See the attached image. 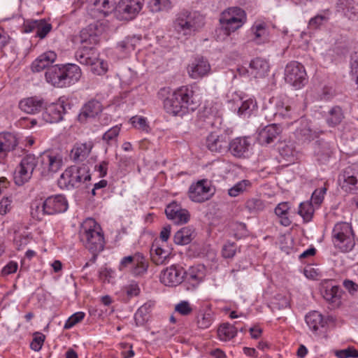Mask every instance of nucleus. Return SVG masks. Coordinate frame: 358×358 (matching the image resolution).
<instances>
[{"instance_id":"obj_28","label":"nucleus","mask_w":358,"mask_h":358,"mask_svg":"<svg viewBox=\"0 0 358 358\" xmlns=\"http://www.w3.org/2000/svg\"><path fill=\"white\" fill-rule=\"evenodd\" d=\"M248 71L256 78H264L269 71L268 62L261 57H256L250 62Z\"/></svg>"},{"instance_id":"obj_6","label":"nucleus","mask_w":358,"mask_h":358,"mask_svg":"<svg viewBox=\"0 0 358 358\" xmlns=\"http://www.w3.org/2000/svg\"><path fill=\"white\" fill-rule=\"evenodd\" d=\"M246 21V13L239 7L227 8L221 13L220 18L222 28L227 36L241 28Z\"/></svg>"},{"instance_id":"obj_40","label":"nucleus","mask_w":358,"mask_h":358,"mask_svg":"<svg viewBox=\"0 0 358 358\" xmlns=\"http://www.w3.org/2000/svg\"><path fill=\"white\" fill-rule=\"evenodd\" d=\"M280 154L285 161L293 163L296 159L297 152L293 143L285 144L280 149Z\"/></svg>"},{"instance_id":"obj_7","label":"nucleus","mask_w":358,"mask_h":358,"mask_svg":"<svg viewBox=\"0 0 358 358\" xmlns=\"http://www.w3.org/2000/svg\"><path fill=\"white\" fill-rule=\"evenodd\" d=\"M76 57L81 64L90 66L91 71L96 75H104L108 71L107 62L99 59V52L92 48L83 46L76 52Z\"/></svg>"},{"instance_id":"obj_9","label":"nucleus","mask_w":358,"mask_h":358,"mask_svg":"<svg viewBox=\"0 0 358 358\" xmlns=\"http://www.w3.org/2000/svg\"><path fill=\"white\" fill-rule=\"evenodd\" d=\"M38 158L34 155L28 154L22 159L14 173V180L16 185H22L28 182L31 178L34 171H37Z\"/></svg>"},{"instance_id":"obj_34","label":"nucleus","mask_w":358,"mask_h":358,"mask_svg":"<svg viewBox=\"0 0 358 358\" xmlns=\"http://www.w3.org/2000/svg\"><path fill=\"white\" fill-rule=\"evenodd\" d=\"M93 147L92 142L76 143L71 150V157L75 161H83L90 155Z\"/></svg>"},{"instance_id":"obj_12","label":"nucleus","mask_w":358,"mask_h":358,"mask_svg":"<svg viewBox=\"0 0 358 358\" xmlns=\"http://www.w3.org/2000/svg\"><path fill=\"white\" fill-rule=\"evenodd\" d=\"M213 194L210 182L206 179L192 184L188 190L189 198L192 201L197 203H202L210 199Z\"/></svg>"},{"instance_id":"obj_37","label":"nucleus","mask_w":358,"mask_h":358,"mask_svg":"<svg viewBox=\"0 0 358 358\" xmlns=\"http://www.w3.org/2000/svg\"><path fill=\"white\" fill-rule=\"evenodd\" d=\"M236 334V328L229 323L222 324L217 329V336L222 341H228L234 338Z\"/></svg>"},{"instance_id":"obj_55","label":"nucleus","mask_w":358,"mask_h":358,"mask_svg":"<svg viewBox=\"0 0 358 358\" xmlns=\"http://www.w3.org/2000/svg\"><path fill=\"white\" fill-rule=\"evenodd\" d=\"M148 305L144 304L141 306L134 315V320L136 325H143L145 322L148 320Z\"/></svg>"},{"instance_id":"obj_62","label":"nucleus","mask_w":358,"mask_h":358,"mask_svg":"<svg viewBox=\"0 0 358 358\" xmlns=\"http://www.w3.org/2000/svg\"><path fill=\"white\" fill-rule=\"evenodd\" d=\"M327 188L326 187L315 189L311 196L312 202L315 205H320L324 199Z\"/></svg>"},{"instance_id":"obj_64","label":"nucleus","mask_w":358,"mask_h":358,"mask_svg":"<svg viewBox=\"0 0 358 358\" xmlns=\"http://www.w3.org/2000/svg\"><path fill=\"white\" fill-rule=\"evenodd\" d=\"M79 42L81 44L92 45L94 43L95 37L90 34L86 29H83L78 36Z\"/></svg>"},{"instance_id":"obj_42","label":"nucleus","mask_w":358,"mask_h":358,"mask_svg":"<svg viewBox=\"0 0 358 358\" xmlns=\"http://www.w3.org/2000/svg\"><path fill=\"white\" fill-rule=\"evenodd\" d=\"M129 122L133 127L141 131L148 133L150 127L146 117L139 115H135L130 118Z\"/></svg>"},{"instance_id":"obj_56","label":"nucleus","mask_w":358,"mask_h":358,"mask_svg":"<svg viewBox=\"0 0 358 358\" xmlns=\"http://www.w3.org/2000/svg\"><path fill=\"white\" fill-rule=\"evenodd\" d=\"M150 7L153 12L169 10L171 6L169 0H152Z\"/></svg>"},{"instance_id":"obj_18","label":"nucleus","mask_w":358,"mask_h":358,"mask_svg":"<svg viewBox=\"0 0 358 358\" xmlns=\"http://www.w3.org/2000/svg\"><path fill=\"white\" fill-rule=\"evenodd\" d=\"M229 145V136L224 131L211 132L206 138V146L214 152L226 151Z\"/></svg>"},{"instance_id":"obj_52","label":"nucleus","mask_w":358,"mask_h":358,"mask_svg":"<svg viewBox=\"0 0 358 358\" xmlns=\"http://www.w3.org/2000/svg\"><path fill=\"white\" fill-rule=\"evenodd\" d=\"M120 126L116 125L108 129L103 136V140L108 144L115 142L120 131Z\"/></svg>"},{"instance_id":"obj_38","label":"nucleus","mask_w":358,"mask_h":358,"mask_svg":"<svg viewBox=\"0 0 358 358\" xmlns=\"http://www.w3.org/2000/svg\"><path fill=\"white\" fill-rule=\"evenodd\" d=\"M257 108V105L256 101L252 98H248L241 101V104L238 108L237 113L239 116L244 117H249Z\"/></svg>"},{"instance_id":"obj_54","label":"nucleus","mask_w":358,"mask_h":358,"mask_svg":"<svg viewBox=\"0 0 358 358\" xmlns=\"http://www.w3.org/2000/svg\"><path fill=\"white\" fill-rule=\"evenodd\" d=\"M334 148L330 147L327 143H324L321 149L317 151L318 160L325 162L334 153Z\"/></svg>"},{"instance_id":"obj_33","label":"nucleus","mask_w":358,"mask_h":358,"mask_svg":"<svg viewBox=\"0 0 358 358\" xmlns=\"http://www.w3.org/2000/svg\"><path fill=\"white\" fill-rule=\"evenodd\" d=\"M252 40L257 45L268 42L269 34L266 25L264 23H255L251 27Z\"/></svg>"},{"instance_id":"obj_57","label":"nucleus","mask_w":358,"mask_h":358,"mask_svg":"<svg viewBox=\"0 0 358 358\" xmlns=\"http://www.w3.org/2000/svg\"><path fill=\"white\" fill-rule=\"evenodd\" d=\"M13 199L11 196H3L0 200V215H5L13 208Z\"/></svg>"},{"instance_id":"obj_61","label":"nucleus","mask_w":358,"mask_h":358,"mask_svg":"<svg viewBox=\"0 0 358 358\" xmlns=\"http://www.w3.org/2000/svg\"><path fill=\"white\" fill-rule=\"evenodd\" d=\"M328 17L323 15H317L316 16L310 18L308 22V27L312 29H319L324 22L328 20Z\"/></svg>"},{"instance_id":"obj_23","label":"nucleus","mask_w":358,"mask_h":358,"mask_svg":"<svg viewBox=\"0 0 358 358\" xmlns=\"http://www.w3.org/2000/svg\"><path fill=\"white\" fill-rule=\"evenodd\" d=\"M276 117L284 120L287 125L298 120L300 116L294 106L288 102L280 101L276 103Z\"/></svg>"},{"instance_id":"obj_47","label":"nucleus","mask_w":358,"mask_h":358,"mask_svg":"<svg viewBox=\"0 0 358 358\" xmlns=\"http://www.w3.org/2000/svg\"><path fill=\"white\" fill-rule=\"evenodd\" d=\"M141 38L136 36L127 37L119 43V48L121 51L129 52L134 50L137 43L140 42Z\"/></svg>"},{"instance_id":"obj_30","label":"nucleus","mask_w":358,"mask_h":358,"mask_svg":"<svg viewBox=\"0 0 358 358\" xmlns=\"http://www.w3.org/2000/svg\"><path fill=\"white\" fill-rule=\"evenodd\" d=\"M62 65H54L48 68L45 73V80L56 87H64Z\"/></svg>"},{"instance_id":"obj_31","label":"nucleus","mask_w":358,"mask_h":358,"mask_svg":"<svg viewBox=\"0 0 358 358\" xmlns=\"http://www.w3.org/2000/svg\"><path fill=\"white\" fill-rule=\"evenodd\" d=\"M102 111L101 103L96 100L88 101L82 108L81 113L78 115L80 122H85L88 117H94Z\"/></svg>"},{"instance_id":"obj_13","label":"nucleus","mask_w":358,"mask_h":358,"mask_svg":"<svg viewBox=\"0 0 358 358\" xmlns=\"http://www.w3.org/2000/svg\"><path fill=\"white\" fill-rule=\"evenodd\" d=\"M187 73L192 79H199L210 74L211 66L203 57H196L187 66Z\"/></svg>"},{"instance_id":"obj_53","label":"nucleus","mask_w":358,"mask_h":358,"mask_svg":"<svg viewBox=\"0 0 358 358\" xmlns=\"http://www.w3.org/2000/svg\"><path fill=\"white\" fill-rule=\"evenodd\" d=\"M85 316V313L83 312H77L73 314L69 319L66 321L64 329H69L74 327L78 323L83 321Z\"/></svg>"},{"instance_id":"obj_14","label":"nucleus","mask_w":358,"mask_h":358,"mask_svg":"<svg viewBox=\"0 0 358 358\" xmlns=\"http://www.w3.org/2000/svg\"><path fill=\"white\" fill-rule=\"evenodd\" d=\"M338 181L345 192L358 194V169L356 167H347L339 176Z\"/></svg>"},{"instance_id":"obj_19","label":"nucleus","mask_w":358,"mask_h":358,"mask_svg":"<svg viewBox=\"0 0 358 358\" xmlns=\"http://www.w3.org/2000/svg\"><path fill=\"white\" fill-rule=\"evenodd\" d=\"M172 248L167 244L155 241L151 247V259L157 265L166 264L171 255Z\"/></svg>"},{"instance_id":"obj_32","label":"nucleus","mask_w":358,"mask_h":358,"mask_svg":"<svg viewBox=\"0 0 358 358\" xmlns=\"http://www.w3.org/2000/svg\"><path fill=\"white\" fill-rule=\"evenodd\" d=\"M17 144V138L13 134H0V159L4 158L8 152L16 147Z\"/></svg>"},{"instance_id":"obj_50","label":"nucleus","mask_w":358,"mask_h":358,"mask_svg":"<svg viewBox=\"0 0 358 358\" xmlns=\"http://www.w3.org/2000/svg\"><path fill=\"white\" fill-rule=\"evenodd\" d=\"M175 312L178 314L187 316L190 315L193 311L192 306L187 301H181L175 306Z\"/></svg>"},{"instance_id":"obj_11","label":"nucleus","mask_w":358,"mask_h":358,"mask_svg":"<svg viewBox=\"0 0 358 358\" xmlns=\"http://www.w3.org/2000/svg\"><path fill=\"white\" fill-rule=\"evenodd\" d=\"M148 262L140 254L123 257L118 266L120 271H129L134 275H140L145 273L148 269Z\"/></svg>"},{"instance_id":"obj_22","label":"nucleus","mask_w":358,"mask_h":358,"mask_svg":"<svg viewBox=\"0 0 358 358\" xmlns=\"http://www.w3.org/2000/svg\"><path fill=\"white\" fill-rule=\"evenodd\" d=\"M165 213L168 219L178 224L187 223L189 220L188 211L175 202L166 206Z\"/></svg>"},{"instance_id":"obj_26","label":"nucleus","mask_w":358,"mask_h":358,"mask_svg":"<svg viewBox=\"0 0 358 358\" xmlns=\"http://www.w3.org/2000/svg\"><path fill=\"white\" fill-rule=\"evenodd\" d=\"M281 131V127L278 124H268L259 130L257 140L262 145L269 144L273 142Z\"/></svg>"},{"instance_id":"obj_21","label":"nucleus","mask_w":358,"mask_h":358,"mask_svg":"<svg viewBox=\"0 0 358 358\" xmlns=\"http://www.w3.org/2000/svg\"><path fill=\"white\" fill-rule=\"evenodd\" d=\"M48 215H55L65 212L68 208V202L64 196L57 194L48 197L45 200Z\"/></svg>"},{"instance_id":"obj_39","label":"nucleus","mask_w":358,"mask_h":358,"mask_svg":"<svg viewBox=\"0 0 358 358\" xmlns=\"http://www.w3.org/2000/svg\"><path fill=\"white\" fill-rule=\"evenodd\" d=\"M289 208L290 207L287 202H282L275 208V215L280 218V224L285 227L291 224V221L287 217Z\"/></svg>"},{"instance_id":"obj_46","label":"nucleus","mask_w":358,"mask_h":358,"mask_svg":"<svg viewBox=\"0 0 358 358\" xmlns=\"http://www.w3.org/2000/svg\"><path fill=\"white\" fill-rule=\"evenodd\" d=\"M245 206L250 213H257L265 208V203L262 199L252 198L247 200Z\"/></svg>"},{"instance_id":"obj_35","label":"nucleus","mask_w":358,"mask_h":358,"mask_svg":"<svg viewBox=\"0 0 358 358\" xmlns=\"http://www.w3.org/2000/svg\"><path fill=\"white\" fill-rule=\"evenodd\" d=\"M194 238V230L189 227H182L173 236L174 243L177 245L189 244Z\"/></svg>"},{"instance_id":"obj_41","label":"nucleus","mask_w":358,"mask_h":358,"mask_svg":"<svg viewBox=\"0 0 358 358\" xmlns=\"http://www.w3.org/2000/svg\"><path fill=\"white\" fill-rule=\"evenodd\" d=\"M31 214L33 217L38 220H41L45 215H48L45 201H34L31 206Z\"/></svg>"},{"instance_id":"obj_1","label":"nucleus","mask_w":358,"mask_h":358,"mask_svg":"<svg viewBox=\"0 0 358 358\" xmlns=\"http://www.w3.org/2000/svg\"><path fill=\"white\" fill-rule=\"evenodd\" d=\"M194 94L192 87L185 85L178 87L164 100L165 110L169 114L180 117L194 111L198 106Z\"/></svg>"},{"instance_id":"obj_10","label":"nucleus","mask_w":358,"mask_h":358,"mask_svg":"<svg viewBox=\"0 0 358 358\" xmlns=\"http://www.w3.org/2000/svg\"><path fill=\"white\" fill-rule=\"evenodd\" d=\"M285 80L295 89L303 87L307 82L304 66L297 62L288 63L285 69Z\"/></svg>"},{"instance_id":"obj_2","label":"nucleus","mask_w":358,"mask_h":358,"mask_svg":"<svg viewBox=\"0 0 358 358\" xmlns=\"http://www.w3.org/2000/svg\"><path fill=\"white\" fill-rule=\"evenodd\" d=\"M80 238L84 246L93 254V260L104 248V236L99 224L94 219L87 218L82 224Z\"/></svg>"},{"instance_id":"obj_45","label":"nucleus","mask_w":358,"mask_h":358,"mask_svg":"<svg viewBox=\"0 0 358 358\" xmlns=\"http://www.w3.org/2000/svg\"><path fill=\"white\" fill-rule=\"evenodd\" d=\"M113 6V2L111 0H96L94 3V9L102 13L103 16L111 13Z\"/></svg>"},{"instance_id":"obj_25","label":"nucleus","mask_w":358,"mask_h":358,"mask_svg":"<svg viewBox=\"0 0 358 358\" xmlns=\"http://www.w3.org/2000/svg\"><path fill=\"white\" fill-rule=\"evenodd\" d=\"M57 59V54L54 51H47L39 55L31 64L34 72H41L51 66Z\"/></svg>"},{"instance_id":"obj_49","label":"nucleus","mask_w":358,"mask_h":358,"mask_svg":"<svg viewBox=\"0 0 358 358\" xmlns=\"http://www.w3.org/2000/svg\"><path fill=\"white\" fill-rule=\"evenodd\" d=\"M314 213V208L309 202H303L300 204L299 208V214L303 218L306 222L311 220Z\"/></svg>"},{"instance_id":"obj_63","label":"nucleus","mask_w":358,"mask_h":358,"mask_svg":"<svg viewBox=\"0 0 358 358\" xmlns=\"http://www.w3.org/2000/svg\"><path fill=\"white\" fill-rule=\"evenodd\" d=\"M51 29L52 25L41 20L40 25L38 26L36 31V36L39 37L40 38H43L51 31Z\"/></svg>"},{"instance_id":"obj_27","label":"nucleus","mask_w":358,"mask_h":358,"mask_svg":"<svg viewBox=\"0 0 358 358\" xmlns=\"http://www.w3.org/2000/svg\"><path fill=\"white\" fill-rule=\"evenodd\" d=\"M250 148V143L246 137H238L229 143L228 148L236 157H245Z\"/></svg>"},{"instance_id":"obj_20","label":"nucleus","mask_w":358,"mask_h":358,"mask_svg":"<svg viewBox=\"0 0 358 358\" xmlns=\"http://www.w3.org/2000/svg\"><path fill=\"white\" fill-rule=\"evenodd\" d=\"M205 267L202 265L191 266L185 271L184 281L187 285V289H194L204 279Z\"/></svg>"},{"instance_id":"obj_3","label":"nucleus","mask_w":358,"mask_h":358,"mask_svg":"<svg viewBox=\"0 0 358 358\" xmlns=\"http://www.w3.org/2000/svg\"><path fill=\"white\" fill-rule=\"evenodd\" d=\"M334 248L341 252L351 251L355 245V233L350 224L345 222L336 223L331 232Z\"/></svg>"},{"instance_id":"obj_24","label":"nucleus","mask_w":358,"mask_h":358,"mask_svg":"<svg viewBox=\"0 0 358 358\" xmlns=\"http://www.w3.org/2000/svg\"><path fill=\"white\" fill-rule=\"evenodd\" d=\"M64 87L77 83L81 78L82 72L80 67L73 64L62 65Z\"/></svg>"},{"instance_id":"obj_15","label":"nucleus","mask_w":358,"mask_h":358,"mask_svg":"<svg viewBox=\"0 0 358 358\" xmlns=\"http://www.w3.org/2000/svg\"><path fill=\"white\" fill-rule=\"evenodd\" d=\"M143 0H121L117 6L120 17L124 20H133L143 8Z\"/></svg>"},{"instance_id":"obj_29","label":"nucleus","mask_w":358,"mask_h":358,"mask_svg":"<svg viewBox=\"0 0 358 358\" xmlns=\"http://www.w3.org/2000/svg\"><path fill=\"white\" fill-rule=\"evenodd\" d=\"M43 107V100L37 96L24 99L19 103V108L24 113L29 114H35L38 113Z\"/></svg>"},{"instance_id":"obj_17","label":"nucleus","mask_w":358,"mask_h":358,"mask_svg":"<svg viewBox=\"0 0 358 358\" xmlns=\"http://www.w3.org/2000/svg\"><path fill=\"white\" fill-rule=\"evenodd\" d=\"M66 103L64 99L60 98L56 103H52L45 107L42 114L43 120L48 123H56L62 120L66 113Z\"/></svg>"},{"instance_id":"obj_48","label":"nucleus","mask_w":358,"mask_h":358,"mask_svg":"<svg viewBox=\"0 0 358 358\" xmlns=\"http://www.w3.org/2000/svg\"><path fill=\"white\" fill-rule=\"evenodd\" d=\"M213 321L212 313L210 312H206L198 315L196 323L199 328L205 329L211 326Z\"/></svg>"},{"instance_id":"obj_4","label":"nucleus","mask_w":358,"mask_h":358,"mask_svg":"<svg viewBox=\"0 0 358 358\" xmlns=\"http://www.w3.org/2000/svg\"><path fill=\"white\" fill-rule=\"evenodd\" d=\"M204 25V18L197 13L182 11L177 15L174 21L176 31L184 36H191Z\"/></svg>"},{"instance_id":"obj_51","label":"nucleus","mask_w":358,"mask_h":358,"mask_svg":"<svg viewBox=\"0 0 358 358\" xmlns=\"http://www.w3.org/2000/svg\"><path fill=\"white\" fill-rule=\"evenodd\" d=\"M323 297L330 303H336L338 299V287L332 286L330 288L327 287L323 292Z\"/></svg>"},{"instance_id":"obj_44","label":"nucleus","mask_w":358,"mask_h":358,"mask_svg":"<svg viewBox=\"0 0 358 358\" xmlns=\"http://www.w3.org/2000/svg\"><path fill=\"white\" fill-rule=\"evenodd\" d=\"M252 185V183L248 180H243L236 184H235L232 187H231L229 191V195L233 197H236L239 194H242L247 189H248Z\"/></svg>"},{"instance_id":"obj_36","label":"nucleus","mask_w":358,"mask_h":358,"mask_svg":"<svg viewBox=\"0 0 358 358\" xmlns=\"http://www.w3.org/2000/svg\"><path fill=\"white\" fill-rule=\"evenodd\" d=\"M306 322L313 332H316L320 327H323L325 323L322 315L317 311L309 313L306 316Z\"/></svg>"},{"instance_id":"obj_16","label":"nucleus","mask_w":358,"mask_h":358,"mask_svg":"<svg viewBox=\"0 0 358 358\" xmlns=\"http://www.w3.org/2000/svg\"><path fill=\"white\" fill-rule=\"evenodd\" d=\"M185 271L182 267L172 265L164 269L160 274V282L166 286L175 287L184 280Z\"/></svg>"},{"instance_id":"obj_43","label":"nucleus","mask_w":358,"mask_h":358,"mask_svg":"<svg viewBox=\"0 0 358 358\" xmlns=\"http://www.w3.org/2000/svg\"><path fill=\"white\" fill-rule=\"evenodd\" d=\"M343 119L342 110L338 106L333 107L329 112L327 119V123L331 127L339 124Z\"/></svg>"},{"instance_id":"obj_60","label":"nucleus","mask_w":358,"mask_h":358,"mask_svg":"<svg viewBox=\"0 0 358 358\" xmlns=\"http://www.w3.org/2000/svg\"><path fill=\"white\" fill-rule=\"evenodd\" d=\"M122 290L129 299L136 296L140 293V287L135 282H132L130 284L124 286Z\"/></svg>"},{"instance_id":"obj_58","label":"nucleus","mask_w":358,"mask_h":358,"mask_svg":"<svg viewBox=\"0 0 358 358\" xmlns=\"http://www.w3.org/2000/svg\"><path fill=\"white\" fill-rule=\"evenodd\" d=\"M45 336L40 332H36L34 335V338L30 344L31 348L34 351H39L44 343Z\"/></svg>"},{"instance_id":"obj_8","label":"nucleus","mask_w":358,"mask_h":358,"mask_svg":"<svg viewBox=\"0 0 358 358\" xmlns=\"http://www.w3.org/2000/svg\"><path fill=\"white\" fill-rule=\"evenodd\" d=\"M90 179V176L86 167L71 166L62 173L58 180V185L62 189H69Z\"/></svg>"},{"instance_id":"obj_5","label":"nucleus","mask_w":358,"mask_h":358,"mask_svg":"<svg viewBox=\"0 0 358 358\" xmlns=\"http://www.w3.org/2000/svg\"><path fill=\"white\" fill-rule=\"evenodd\" d=\"M38 158L37 171L42 176H52L62 169L64 164L62 155L56 150H46L41 153Z\"/></svg>"},{"instance_id":"obj_59","label":"nucleus","mask_w":358,"mask_h":358,"mask_svg":"<svg viewBox=\"0 0 358 358\" xmlns=\"http://www.w3.org/2000/svg\"><path fill=\"white\" fill-rule=\"evenodd\" d=\"M237 245L234 243L227 242L222 248V253L224 258H233L237 252Z\"/></svg>"}]
</instances>
